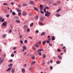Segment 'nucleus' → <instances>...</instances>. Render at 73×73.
<instances>
[{
	"instance_id": "obj_9",
	"label": "nucleus",
	"mask_w": 73,
	"mask_h": 73,
	"mask_svg": "<svg viewBox=\"0 0 73 73\" xmlns=\"http://www.w3.org/2000/svg\"><path fill=\"white\" fill-rule=\"evenodd\" d=\"M2 25L3 26H7V23L4 22L2 24Z\"/></svg>"
},
{
	"instance_id": "obj_27",
	"label": "nucleus",
	"mask_w": 73,
	"mask_h": 73,
	"mask_svg": "<svg viewBox=\"0 0 73 73\" xmlns=\"http://www.w3.org/2000/svg\"><path fill=\"white\" fill-rule=\"evenodd\" d=\"M12 14L14 16H15V15H16V13H15V12H13L12 13Z\"/></svg>"
},
{
	"instance_id": "obj_52",
	"label": "nucleus",
	"mask_w": 73,
	"mask_h": 73,
	"mask_svg": "<svg viewBox=\"0 0 73 73\" xmlns=\"http://www.w3.org/2000/svg\"><path fill=\"white\" fill-rule=\"evenodd\" d=\"M3 58H4V57H5V54H3Z\"/></svg>"
},
{
	"instance_id": "obj_8",
	"label": "nucleus",
	"mask_w": 73,
	"mask_h": 73,
	"mask_svg": "<svg viewBox=\"0 0 73 73\" xmlns=\"http://www.w3.org/2000/svg\"><path fill=\"white\" fill-rule=\"evenodd\" d=\"M15 72V68H13L11 70V72L12 73H14Z\"/></svg>"
},
{
	"instance_id": "obj_60",
	"label": "nucleus",
	"mask_w": 73,
	"mask_h": 73,
	"mask_svg": "<svg viewBox=\"0 0 73 73\" xmlns=\"http://www.w3.org/2000/svg\"><path fill=\"white\" fill-rule=\"evenodd\" d=\"M35 57L34 56L33 57H32V58L33 60H34V59H35Z\"/></svg>"
},
{
	"instance_id": "obj_62",
	"label": "nucleus",
	"mask_w": 73,
	"mask_h": 73,
	"mask_svg": "<svg viewBox=\"0 0 73 73\" xmlns=\"http://www.w3.org/2000/svg\"><path fill=\"white\" fill-rule=\"evenodd\" d=\"M66 49H64V52H66Z\"/></svg>"
},
{
	"instance_id": "obj_21",
	"label": "nucleus",
	"mask_w": 73,
	"mask_h": 73,
	"mask_svg": "<svg viewBox=\"0 0 73 73\" xmlns=\"http://www.w3.org/2000/svg\"><path fill=\"white\" fill-rule=\"evenodd\" d=\"M35 61H33L32 62V63H31V65H33V64H35Z\"/></svg>"
},
{
	"instance_id": "obj_53",
	"label": "nucleus",
	"mask_w": 73,
	"mask_h": 73,
	"mask_svg": "<svg viewBox=\"0 0 73 73\" xmlns=\"http://www.w3.org/2000/svg\"><path fill=\"white\" fill-rule=\"evenodd\" d=\"M27 40H25V43H27Z\"/></svg>"
},
{
	"instance_id": "obj_34",
	"label": "nucleus",
	"mask_w": 73,
	"mask_h": 73,
	"mask_svg": "<svg viewBox=\"0 0 73 73\" xmlns=\"http://www.w3.org/2000/svg\"><path fill=\"white\" fill-rule=\"evenodd\" d=\"M57 51L58 52H61V50H60V49L59 48L57 49Z\"/></svg>"
},
{
	"instance_id": "obj_26",
	"label": "nucleus",
	"mask_w": 73,
	"mask_h": 73,
	"mask_svg": "<svg viewBox=\"0 0 73 73\" xmlns=\"http://www.w3.org/2000/svg\"><path fill=\"white\" fill-rule=\"evenodd\" d=\"M23 49L25 50H26V49H27V48L26 47V46H23Z\"/></svg>"
},
{
	"instance_id": "obj_37",
	"label": "nucleus",
	"mask_w": 73,
	"mask_h": 73,
	"mask_svg": "<svg viewBox=\"0 0 73 73\" xmlns=\"http://www.w3.org/2000/svg\"><path fill=\"white\" fill-rule=\"evenodd\" d=\"M46 43V41H44L42 42V43L43 44V45H44Z\"/></svg>"
},
{
	"instance_id": "obj_56",
	"label": "nucleus",
	"mask_w": 73,
	"mask_h": 73,
	"mask_svg": "<svg viewBox=\"0 0 73 73\" xmlns=\"http://www.w3.org/2000/svg\"><path fill=\"white\" fill-rule=\"evenodd\" d=\"M4 11L5 12H7V10H4Z\"/></svg>"
},
{
	"instance_id": "obj_6",
	"label": "nucleus",
	"mask_w": 73,
	"mask_h": 73,
	"mask_svg": "<svg viewBox=\"0 0 73 73\" xmlns=\"http://www.w3.org/2000/svg\"><path fill=\"white\" fill-rule=\"evenodd\" d=\"M27 15V13L25 11H23V16H26Z\"/></svg>"
},
{
	"instance_id": "obj_15",
	"label": "nucleus",
	"mask_w": 73,
	"mask_h": 73,
	"mask_svg": "<svg viewBox=\"0 0 73 73\" xmlns=\"http://www.w3.org/2000/svg\"><path fill=\"white\" fill-rule=\"evenodd\" d=\"M39 25H44L43 23L41 22H39Z\"/></svg>"
},
{
	"instance_id": "obj_18",
	"label": "nucleus",
	"mask_w": 73,
	"mask_h": 73,
	"mask_svg": "<svg viewBox=\"0 0 73 73\" xmlns=\"http://www.w3.org/2000/svg\"><path fill=\"white\" fill-rule=\"evenodd\" d=\"M45 34V32H43L41 33V36H44Z\"/></svg>"
},
{
	"instance_id": "obj_39",
	"label": "nucleus",
	"mask_w": 73,
	"mask_h": 73,
	"mask_svg": "<svg viewBox=\"0 0 73 73\" xmlns=\"http://www.w3.org/2000/svg\"><path fill=\"white\" fill-rule=\"evenodd\" d=\"M40 12L41 13H42V14H44V12L43 11H40Z\"/></svg>"
},
{
	"instance_id": "obj_23",
	"label": "nucleus",
	"mask_w": 73,
	"mask_h": 73,
	"mask_svg": "<svg viewBox=\"0 0 73 73\" xmlns=\"http://www.w3.org/2000/svg\"><path fill=\"white\" fill-rule=\"evenodd\" d=\"M6 36H7V35L6 34L3 35L2 36V37H6Z\"/></svg>"
},
{
	"instance_id": "obj_55",
	"label": "nucleus",
	"mask_w": 73,
	"mask_h": 73,
	"mask_svg": "<svg viewBox=\"0 0 73 73\" xmlns=\"http://www.w3.org/2000/svg\"><path fill=\"white\" fill-rule=\"evenodd\" d=\"M9 15L7 14L6 15V17H9Z\"/></svg>"
},
{
	"instance_id": "obj_22",
	"label": "nucleus",
	"mask_w": 73,
	"mask_h": 73,
	"mask_svg": "<svg viewBox=\"0 0 73 73\" xmlns=\"http://www.w3.org/2000/svg\"><path fill=\"white\" fill-rule=\"evenodd\" d=\"M19 37H20V38H22L23 35H19Z\"/></svg>"
},
{
	"instance_id": "obj_4",
	"label": "nucleus",
	"mask_w": 73,
	"mask_h": 73,
	"mask_svg": "<svg viewBox=\"0 0 73 73\" xmlns=\"http://www.w3.org/2000/svg\"><path fill=\"white\" fill-rule=\"evenodd\" d=\"M45 19V18L44 17H43L40 18L41 21H42L44 20V19Z\"/></svg>"
},
{
	"instance_id": "obj_30",
	"label": "nucleus",
	"mask_w": 73,
	"mask_h": 73,
	"mask_svg": "<svg viewBox=\"0 0 73 73\" xmlns=\"http://www.w3.org/2000/svg\"><path fill=\"white\" fill-rule=\"evenodd\" d=\"M13 61V60L12 59H10L9 60V62H12Z\"/></svg>"
},
{
	"instance_id": "obj_29",
	"label": "nucleus",
	"mask_w": 73,
	"mask_h": 73,
	"mask_svg": "<svg viewBox=\"0 0 73 73\" xmlns=\"http://www.w3.org/2000/svg\"><path fill=\"white\" fill-rule=\"evenodd\" d=\"M56 63L57 64H60V62L59 61H58L56 62Z\"/></svg>"
},
{
	"instance_id": "obj_19",
	"label": "nucleus",
	"mask_w": 73,
	"mask_h": 73,
	"mask_svg": "<svg viewBox=\"0 0 73 73\" xmlns=\"http://www.w3.org/2000/svg\"><path fill=\"white\" fill-rule=\"evenodd\" d=\"M24 28L25 29H27V28H28V26L27 25H25L24 27Z\"/></svg>"
},
{
	"instance_id": "obj_44",
	"label": "nucleus",
	"mask_w": 73,
	"mask_h": 73,
	"mask_svg": "<svg viewBox=\"0 0 73 73\" xmlns=\"http://www.w3.org/2000/svg\"><path fill=\"white\" fill-rule=\"evenodd\" d=\"M20 42L21 43V44H23V41L21 40H20Z\"/></svg>"
},
{
	"instance_id": "obj_59",
	"label": "nucleus",
	"mask_w": 73,
	"mask_h": 73,
	"mask_svg": "<svg viewBox=\"0 0 73 73\" xmlns=\"http://www.w3.org/2000/svg\"><path fill=\"white\" fill-rule=\"evenodd\" d=\"M52 58L53 59H55V58H56V57H55V56H53Z\"/></svg>"
},
{
	"instance_id": "obj_36",
	"label": "nucleus",
	"mask_w": 73,
	"mask_h": 73,
	"mask_svg": "<svg viewBox=\"0 0 73 73\" xmlns=\"http://www.w3.org/2000/svg\"><path fill=\"white\" fill-rule=\"evenodd\" d=\"M46 42L48 44H49V43H50V41L49 40H46Z\"/></svg>"
},
{
	"instance_id": "obj_5",
	"label": "nucleus",
	"mask_w": 73,
	"mask_h": 73,
	"mask_svg": "<svg viewBox=\"0 0 73 73\" xmlns=\"http://www.w3.org/2000/svg\"><path fill=\"white\" fill-rule=\"evenodd\" d=\"M38 43H36V44L34 45V46H35V47H36V48H38V47H39V46L38 45Z\"/></svg>"
},
{
	"instance_id": "obj_25",
	"label": "nucleus",
	"mask_w": 73,
	"mask_h": 73,
	"mask_svg": "<svg viewBox=\"0 0 73 73\" xmlns=\"http://www.w3.org/2000/svg\"><path fill=\"white\" fill-rule=\"evenodd\" d=\"M58 57L59 58V59H62V57H61V56H60L58 55Z\"/></svg>"
},
{
	"instance_id": "obj_42",
	"label": "nucleus",
	"mask_w": 73,
	"mask_h": 73,
	"mask_svg": "<svg viewBox=\"0 0 73 73\" xmlns=\"http://www.w3.org/2000/svg\"><path fill=\"white\" fill-rule=\"evenodd\" d=\"M57 4H58V3L57 2L56 3L53 4V5H57Z\"/></svg>"
},
{
	"instance_id": "obj_24",
	"label": "nucleus",
	"mask_w": 73,
	"mask_h": 73,
	"mask_svg": "<svg viewBox=\"0 0 73 73\" xmlns=\"http://www.w3.org/2000/svg\"><path fill=\"white\" fill-rule=\"evenodd\" d=\"M10 70H11V68H9L7 70H6L7 72L9 71Z\"/></svg>"
},
{
	"instance_id": "obj_13",
	"label": "nucleus",
	"mask_w": 73,
	"mask_h": 73,
	"mask_svg": "<svg viewBox=\"0 0 73 73\" xmlns=\"http://www.w3.org/2000/svg\"><path fill=\"white\" fill-rule=\"evenodd\" d=\"M17 10L18 12H21V10L18 8H17Z\"/></svg>"
},
{
	"instance_id": "obj_47",
	"label": "nucleus",
	"mask_w": 73,
	"mask_h": 73,
	"mask_svg": "<svg viewBox=\"0 0 73 73\" xmlns=\"http://www.w3.org/2000/svg\"><path fill=\"white\" fill-rule=\"evenodd\" d=\"M11 57H14V54H12L11 55Z\"/></svg>"
},
{
	"instance_id": "obj_50",
	"label": "nucleus",
	"mask_w": 73,
	"mask_h": 73,
	"mask_svg": "<svg viewBox=\"0 0 73 73\" xmlns=\"http://www.w3.org/2000/svg\"><path fill=\"white\" fill-rule=\"evenodd\" d=\"M11 32H12V30L10 29L9 32V33H11Z\"/></svg>"
},
{
	"instance_id": "obj_14",
	"label": "nucleus",
	"mask_w": 73,
	"mask_h": 73,
	"mask_svg": "<svg viewBox=\"0 0 73 73\" xmlns=\"http://www.w3.org/2000/svg\"><path fill=\"white\" fill-rule=\"evenodd\" d=\"M16 22L17 23H20V21H19V20H16Z\"/></svg>"
},
{
	"instance_id": "obj_2",
	"label": "nucleus",
	"mask_w": 73,
	"mask_h": 73,
	"mask_svg": "<svg viewBox=\"0 0 73 73\" xmlns=\"http://www.w3.org/2000/svg\"><path fill=\"white\" fill-rule=\"evenodd\" d=\"M42 6H43V5H40V11H42V10H43V7H42Z\"/></svg>"
},
{
	"instance_id": "obj_28",
	"label": "nucleus",
	"mask_w": 73,
	"mask_h": 73,
	"mask_svg": "<svg viewBox=\"0 0 73 73\" xmlns=\"http://www.w3.org/2000/svg\"><path fill=\"white\" fill-rule=\"evenodd\" d=\"M56 16H57V17H60V15L58 14H57L56 15Z\"/></svg>"
},
{
	"instance_id": "obj_63",
	"label": "nucleus",
	"mask_w": 73,
	"mask_h": 73,
	"mask_svg": "<svg viewBox=\"0 0 73 73\" xmlns=\"http://www.w3.org/2000/svg\"><path fill=\"white\" fill-rule=\"evenodd\" d=\"M49 4H51V2L50 1H49L48 2Z\"/></svg>"
},
{
	"instance_id": "obj_3",
	"label": "nucleus",
	"mask_w": 73,
	"mask_h": 73,
	"mask_svg": "<svg viewBox=\"0 0 73 73\" xmlns=\"http://www.w3.org/2000/svg\"><path fill=\"white\" fill-rule=\"evenodd\" d=\"M1 60V57L0 58V64H2V63L4 61V59H2Z\"/></svg>"
},
{
	"instance_id": "obj_31",
	"label": "nucleus",
	"mask_w": 73,
	"mask_h": 73,
	"mask_svg": "<svg viewBox=\"0 0 73 73\" xmlns=\"http://www.w3.org/2000/svg\"><path fill=\"white\" fill-rule=\"evenodd\" d=\"M22 71L23 73H25V69H23L22 70Z\"/></svg>"
},
{
	"instance_id": "obj_35",
	"label": "nucleus",
	"mask_w": 73,
	"mask_h": 73,
	"mask_svg": "<svg viewBox=\"0 0 73 73\" xmlns=\"http://www.w3.org/2000/svg\"><path fill=\"white\" fill-rule=\"evenodd\" d=\"M33 25V23H32L30 24V27H32Z\"/></svg>"
},
{
	"instance_id": "obj_12",
	"label": "nucleus",
	"mask_w": 73,
	"mask_h": 73,
	"mask_svg": "<svg viewBox=\"0 0 73 73\" xmlns=\"http://www.w3.org/2000/svg\"><path fill=\"white\" fill-rule=\"evenodd\" d=\"M35 18L36 20H38V16H36L35 17Z\"/></svg>"
},
{
	"instance_id": "obj_32",
	"label": "nucleus",
	"mask_w": 73,
	"mask_h": 73,
	"mask_svg": "<svg viewBox=\"0 0 73 73\" xmlns=\"http://www.w3.org/2000/svg\"><path fill=\"white\" fill-rule=\"evenodd\" d=\"M27 32H30V29H27Z\"/></svg>"
},
{
	"instance_id": "obj_48",
	"label": "nucleus",
	"mask_w": 73,
	"mask_h": 73,
	"mask_svg": "<svg viewBox=\"0 0 73 73\" xmlns=\"http://www.w3.org/2000/svg\"><path fill=\"white\" fill-rule=\"evenodd\" d=\"M3 5H8V4L5 3H4Z\"/></svg>"
},
{
	"instance_id": "obj_11",
	"label": "nucleus",
	"mask_w": 73,
	"mask_h": 73,
	"mask_svg": "<svg viewBox=\"0 0 73 73\" xmlns=\"http://www.w3.org/2000/svg\"><path fill=\"white\" fill-rule=\"evenodd\" d=\"M34 10H35V11H38V9H37V8L35 7H34Z\"/></svg>"
},
{
	"instance_id": "obj_38",
	"label": "nucleus",
	"mask_w": 73,
	"mask_h": 73,
	"mask_svg": "<svg viewBox=\"0 0 73 73\" xmlns=\"http://www.w3.org/2000/svg\"><path fill=\"white\" fill-rule=\"evenodd\" d=\"M33 49L34 50H35L36 49V48L35 47H32Z\"/></svg>"
},
{
	"instance_id": "obj_45",
	"label": "nucleus",
	"mask_w": 73,
	"mask_h": 73,
	"mask_svg": "<svg viewBox=\"0 0 73 73\" xmlns=\"http://www.w3.org/2000/svg\"><path fill=\"white\" fill-rule=\"evenodd\" d=\"M13 64H10L9 65V66H12Z\"/></svg>"
},
{
	"instance_id": "obj_20",
	"label": "nucleus",
	"mask_w": 73,
	"mask_h": 73,
	"mask_svg": "<svg viewBox=\"0 0 73 73\" xmlns=\"http://www.w3.org/2000/svg\"><path fill=\"white\" fill-rule=\"evenodd\" d=\"M52 41H54L55 40V38H54V36H53L52 37Z\"/></svg>"
},
{
	"instance_id": "obj_41",
	"label": "nucleus",
	"mask_w": 73,
	"mask_h": 73,
	"mask_svg": "<svg viewBox=\"0 0 73 73\" xmlns=\"http://www.w3.org/2000/svg\"><path fill=\"white\" fill-rule=\"evenodd\" d=\"M21 15V13H18V15L19 16H20V15Z\"/></svg>"
},
{
	"instance_id": "obj_33",
	"label": "nucleus",
	"mask_w": 73,
	"mask_h": 73,
	"mask_svg": "<svg viewBox=\"0 0 73 73\" xmlns=\"http://www.w3.org/2000/svg\"><path fill=\"white\" fill-rule=\"evenodd\" d=\"M27 5H27V4L26 3H25V4L24 3L23 4V6H27Z\"/></svg>"
},
{
	"instance_id": "obj_46",
	"label": "nucleus",
	"mask_w": 73,
	"mask_h": 73,
	"mask_svg": "<svg viewBox=\"0 0 73 73\" xmlns=\"http://www.w3.org/2000/svg\"><path fill=\"white\" fill-rule=\"evenodd\" d=\"M43 11H44V13H46V9L44 8L43 9Z\"/></svg>"
},
{
	"instance_id": "obj_64",
	"label": "nucleus",
	"mask_w": 73,
	"mask_h": 73,
	"mask_svg": "<svg viewBox=\"0 0 73 73\" xmlns=\"http://www.w3.org/2000/svg\"><path fill=\"white\" fill-rule=\"evenodd\" d=\"M13 53H16V51H14Z\"/></svg>"
},
{
	"instance_id": "obj_10",
	"label": "nucleus",
	"mask_w": 73,
	"mask_h": 73,
	"mask_svg": "<svg viewBox=\"0 0 73 73\" xmlns=\"http://www.w3.org/2000/svg\"><path fill=\"white\" fill-rule=\"evenodd\" d=\"M43 50H44L42 49H39L37 51V52H42V51H43Z\"/></svg>"
},
{
	"instance_id": "obj_1",
	"label": "nucleus",
	"mask_w": 73,
	"mask_h": 73,
	"mask_svg": "<svg viewBox=\"0 0 73 73\" xmlns=\"http://www.w3.org/2000/svg\"><path fill=\"white\" fill-rule=\"evenodd\" d=\"M45 15L46 17L50 16V12H49L48 11H47L46 14H45Z\"/></svg>"
},
{
	"instance_id": "obj_51",
	"label": "nucleus",
	"mask_w": 73,
	"mask_h": 73,
	"mask_svg": "<svg viewBox=\"0 0 73 73\" xmlns=\"http://www.w3.org/2000/svg\"><path fill=\"white\" fill-rule=\"evenodd\" d=\"M36 33H38L39 32V31H38V30H36Z\"/></svg>"
},
{
	"instance_id": "obj_17",
	"label": "nucleus",
	"mask_w": 73,
	"mask_h": 73,
	"mask_svg": "<svg viewBox=\"0 0 73 73\" xmlns=\"http://www.w3.org/2000/svg\"><path fill=\"white\" fill-rule=\"evenodd\" d=\"M46 57V55L45 54H44L43 55V58H45Z\"/></svg>"
},
{
	"instance_id": "obj_57",
	"label": "nucleus",
	"mask_w": 73,
	"mask_h": 73,
	"mask_svg": "<svg viewBox=\"0 0 73 73\" xmlns=\"http://www.w3.org/2000/svg\"><path fill=\"white\" fill-rule=\"evenodd\" d=\"M4 21V19H2L1 21H2V22H3V21Z\"/></svg>"
},
{
	"instance_id": "obj_61",
	"label": "nucleus",
	"mask_w": 73,
	"mask_h": 73,
	"mask_svg": "<svg viewBox=\"0 0 73 73\" xmlns=\"http://www.w3.org/2000/svg\"><path fill=\"white\" fill-rule=\"evenodd\" d=\"M65 48H65V47L64 46V47H63L62 49H65Z\"/></svg>"
},
{
	"instance_id": "obj_40",
	"label": "nucleus",
	"mask_w": 73,
	"mask_h": 73,
	"mask_svg": "<svg viewBox=\"0 0 73 73\" xmlns=\"http://www.w3.org/2000/svg\"><path fill=\"white\" fill-rule=\"evenodd\" d=\"M38 54H39V55H40V56H41V52H38Z\"/></svg>"
},
{
	"instance_id": "obj_43",
	"label": "nucleus",
	"mask_w": 73,
	"mask_h": 73,
	"mask_svg": "<svg viewBox=\"0 0 73 73\" xmlns=\"http://www.w3.org/2000/svg\"><path fill=\"white\" fill-rule=\"evenodd\" d=\"M45 8H46V9H49V7H47V6H46L45 7Z\"/></svg>"
},
{
	"instance_id": "obj_54",
	"label": "nucleus",
	"mask_w": 73,
	"mask_h": 73,
	"mask_svg": "<svg viewBox=\"0 0 73 73\" xmlns=\"http://www.w3.org/2000/svg\"><path fill=\"white\" fill-rule=\"evenodd\" d=\"M50 69L51 70H52V69H53V67H52V66H51L50 67Z\"/></svg>"
},
{
	"instance_id": "obj_16",
	"label": "nucleus",
	"mask_w": 73,
	"mask_h": 73,
	"mask_svg": "<svg viewBox=\"0 0 73 73\" xmlns=\"http://www.w3.org/2000/svg\"><path fill=\"white\" fill-rule=\"evenodd\" d=\"M60 11H61V9H59L58 10H57L56 12H60Z\"/></svg>"
},
{
	"instance_id": "obj_7",
	"label": "nucleus",
	"mask_w": 73,
	"mask_h": 73,
	"mask_svg": "<svg viewBox=\"0 0 73 73\" xmlns=\"http://www.w3.org/2000/svg\"><path fill=\"white\" fill-rule=\"evenodd\" d=\"M30 4H32V5H33L35 4V2L33 1H30Z\"/></svg>"
},
{
	"instance_id": "obj_58",
	"label": "nucleus",
	"mask_w": 73,
	"mask_h": 73,
	"mask_svg": "<svg viewBox=\"0 0 73 73\" xmlns=\"http://www.w3.org/2000/svg\"><path fill=\"white\" fill-rule=\"evenodd\" d=\"M13 49L14 50L16 49V47H13Z\"/></svg>"
},
{
	"instance_id": "obj_49",
	"label": "nucleus",
	"mask_w": 73,
	"mask_h": 73,
	"mask_svg": "<svg viewBox=\"0 0 73 73\" xmlns=\"http://www.w3.org/2000/svg\"><path fill=\"white\" fill-rule=\"evenodd\" d=\"M2 17H0V21H1V20H2Z\"/></svg>"
}]
</instances>
